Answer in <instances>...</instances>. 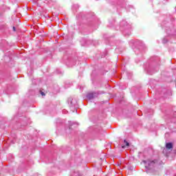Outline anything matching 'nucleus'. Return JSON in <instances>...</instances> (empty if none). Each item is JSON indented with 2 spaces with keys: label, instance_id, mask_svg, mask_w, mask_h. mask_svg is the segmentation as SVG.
<instances>
[{
  "label": "nucleus",
  "instance_id": "1",
  "mask_svg": "<svg viewBox=\"0 0 176 176\" xmlns=\"http://www.w3.org/2000/svg\"><path fill=\"white\" fill-rule=\"evenodd\" d=\"M143 163L145 164L146 171V173H149V170H152L153 167L157 164V160L151 161L149 160H144Z\"/></svg>",
  "mask_w": 176,
  "mask_h": 176
},
{
  "label": "nucleus",
  "instance_id": "6",
  "mask_svg": "<svg viewBox=\"0 0 176 176\" xmlns=\"http://www.w3.org/2000/svg\"><path fill=\"white\" fill-rule=\"evenodd\" d=\"M162 42H163V43H167V40H166V39H164V40L162 41Z\"/></svg>",
  "mask_w": 176,
  "mask_h": 176
},
{
  "label": "nucleus",
  "instance_id": "9",
  "mask_svg": "<svg viewBox=\"0 0 176 176\" xmlns=\"http://www.w3.org/2000/svg\"><path fill=\"white\" fill-rule=\"evenodd\" d=\"M122 148H126V146H122Z\"/></svg>",
  "mask_w": 176,
  "mask_h": 176
},
{
  "label": "nucleus",
  "instance_id": "4",
  "mask_svg": "<svg viewBox=\"0 0 176 176\" xmlns=\"http://www.w3.org/2000/svg\"><path fill=\"white\" fill-rule=\"evenodd\" d=\"M166 149H173V143H166Z\"/></svg>",
  "mask_w": 176,
  "mask_h": 176
},
{
  "label": "nucleus",
  "instance_id": "7",
  "mask_svg": "<svg viewBox=\"0 0 176 176\" xmlns=\"http://www.w3.org/2000/svg\"><path fill=\"white\" fill-rule=\"evenodd\" d=\"M13 31H16V27L12 28Z\"/></svg>",
  "mask_w": 176,
  "mask_h": 176
},
{
  "label": "nucleus",
  "instance_id": "10",
  "mask_svg": "<svg viewBox=\"0 0 176 176\" xmlns=\"http://www.w3.org/2000/svg\"><path fill=\"white\" fill-rule=\"evenodd\" d=\"M74 111H76V109H74Z\"/></svg>",
  "mask_w": 176,
  "mask_h": 176
},
{
  "label": "nucleus",
  "instance_id": "2",
  "mask_svg": "<svg viewBox=\"0 0 176 176\" xmlns=\"http://www.w3.org/2000/svg\"><path fill=\"white\" fill-rule=\"evenodd\" d=\"M98 94L96 92L89 93L87 95V98H88V100H93V98H96Z\"/></svg>",
  "mask_w": 176,
  "mask_h": 176
},
{
  "label": "nucleus",
  "instance_id": "8",
  "mask_svg": "<svg viewBox=\"0 0 176 176\" xmlns=\"http://www.w3.org/2000/svg\"><path fill=\"white\" fill-rule=\"evenodd\" d=\"M41 96H45V93L41 92Z\"/></svg>",
  "mask_w": 176,
  "mask_h": 176
},
{
  "label": "nucleus",
  "instance_id": "3",
  "mask_svg": "<svg viewBox=\"0 0 176 176\" xmlns=\"http://www.w3.org/2000/svg\"><path fill=\"white\" fill-rule=\"evenodd\" d=\"M67 102L71 108H74L75 107V100L72 98H69L67 99Z\"/></svg>",
  "mask_w": 176,
  "mask_h": 176
},
{
  "label": "nucleus",
  "instance_id": "5",
  "mask_svg": "<svg viewBox=\"0 0 176 176\" xmlns=\"http://www.w3.org/2000/svg\"><path fill=\"white\" fill-rule=\"evenodd\" d=\"M124 144H125L126 146H130V144L126 140H124Z\"/></svg>",
  "mask_w": 176,
  "mask_h": 176
}]
</instances>
